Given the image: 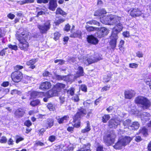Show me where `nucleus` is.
<instances>
[{"instance_id":"19","label":"nucleus","mask_w":151,"mask_h":151,"mask_svg":"<svg viewBox=\"0 0 151 151\" xmlns=\"http://www.w3.org/2000/svg\"><path fill=\"white\" fill-rule=\"evenodd\" d=\"M106 13V12L105 9H102L95 11L94 14L96 16L103 17Z\"/></svg>"},{"instance_id":"38","label":"nucleus","mask_w":151,"mask_h":151,"mask_svg":"<svg viewBox=\"0 0 151 151\" xmlns=\"http://www.w3.org/2000/svg\"><path fill=\"white\" fill-rule=\"evenodd\" d=\"M56 14H60L63 15L65 14V13L60 8H58L56 9Z\"/></svg>"},{"instance_id":"6","label":"nucleus","mask_w":151,"mask_h":151,"mask_svg":"<svg viewBox=\"0 0 151 151\" xmlns=\"http://www.w3.org/2000/svg\"><path fill=\"white\" fill-rule=\"evenodd\" d=\"M75 69H77L76 76L70 75L67 76V82H70V83L72 82L74 80L78 77L83 75V71L82 67L78 66V67L75 68Z\"/></svg>"},{"instance_id":"12","label":"nucleus","mask_w":151,"mask_h":151,"mask_svg":"<svg viewBox=\"0 0 151 151\" xmlns=\"http://www.w3.org/2000/svg\"><path fill=\"white\" fill-rule=\"evenodd\" d=\"M52 86L50 82L48 81L42 82L40 85L39 88L43 91H47L50 89Z\"/></svg>"},{"instance_id":"56","label":"nucleus","mask_w":151,"mask_h":151,"mask_svg":"<svg viewBox=\"0 0 151 151\" xmlns=\"http://www.w3.org/2000/svg\"><path fill=\"white\" fill-rule=\"evenodd\" d=\"M80 89L83 91L85 92L87 91V86L86 85H81L80 87Z\"/></svg>"},{"instance_id":"17","label":"nucleus","mask_w":151,"mask_h":151,"mask_svg":"<svg viewBox=\"0 0 151 151\" xmlns=\"http://www.w3.org/2000/svg\"><path fill=\"white\" fill-rule=\"evenodd\" d=\"M46 94L48 98H51L58 96V92L54 89L53 87L51 89L47 91Z\"/></svg>"},{"instance_id":"10","label":"nucleus","mask_w":151,"mask_h":151,"mask_svg":"<svg viewBox=\"0 0 151 151\" xmlns=\"http://www.w3.org/2000/svg\"><path fill=\"white\" fill-rule=\"evenodd\" d=\"M115 137L116 135L115 134L112 132L111 134L108 135L107 136L104 137V141L108 145H110L114 142Z\"/></svg>"},{"instance_id":"28","label":"nucleus","mask_w":151,"mask_h":151,"mask_svg":"<svg viewBox=\"0 0 151 151\" xmlns=\"http://www.w3.org/2000/svg\"><path fill=\"white\" fill-rule=\"evenodd\" d=\"M131 120L129 119H127L123 122V124L124 128H127L129 129V127L131 125Z\"/></svg>"},{"instance_id":"4","label":"nucleus","mask_w":151,"mask_h":151,"mask_svg":"<svg viewBox=\"0 0 151 151\" xmlns=\"http://www.w3.org/2000/svg\"><path fill=\"white\" fill-rule=\"evenodd\" d=\"M135 103L142 105L144 109H147L151 105L150 101L146 98L142 96H138L136 97L135 99Z\"/></svg>"},{"instance_id":"42","label":"nucleus","mask_w":151,"mask_h":151,"mask_svg":"<svg viewBox=\"0 0 151 151\" xmlns=\"http://www.w3.org/2000/svg\"><path fill=\"white\" fill-rule=\"evenodd\" d=\"M34 0H23L21 1L22 4H26L33 3L34 2Z\"/></svg>"},{"instance_id":"22","label":"nucleus","mask_w":151,"mask_h":151,"mask_svg":"<svg viewBox=\"0 0 151 151\" xmlns=\"http://www.w3.org/2000/svg\"><path fill=\"white\" fill-rule=\"evenodd\" d=\"M74 27V26L73 25L71 29V34L70 36L73 37H80L81 36V31L80 30H78L74 32H73V29Z\"/></svg>"},{"instance_id":"37","label":"nucleus","mask_w":151,"mask_h":151,"mask_svg":"<svg viewBox=\"0 0 151 151\" xmlns=\"http://www.w3.org/2000/svg\"><path fill=\"white\" fill-rule=\"evenodd\" d=\"M8 46L12 50H14L16 51L18 50L17 46L16 45H12L10 44L8 45Z\"/></svg>"},{"instance_id":"62","label":"nucleus","mask_w":151,"mask_h":151,"mask_svg":"<svg viewBox=\"0 0 151 151\" xmlns=\"http://www.w3.org/2000/svg\"><path fill=\"white\" fill-rule=\"evenodd\" d=\"M14 141L12 138H10L7 142L8 144L9 145H12L14 144Z\"/></svg>"},{"instance_id":"48","label":"nucleus","mask_w":151,"mask_h":151,"mask_svg":"<svg viewBox=\"0 0 151 151\" xmlns=\"http://www.w3.org/2000/svg\"><path fill=\"white\" fill-rule=\"evenodd\" d=\"M72 99L75 102L78 101L80 100L78 95L76 94L72 97Z\"/></svg>"},{"instance_id":"36","label":"nucleus","mask_w":151,"mask_h":151,"mask_svg":"<svg viewBox=\"0 0 151 151\" xmlns=\"http://www.w3.org/2000/svg\"><path fill=\"white\" fill-rule=\"evenodd\" d=\"M85 28L87 30L88 32L93 31L96 30V28L89 26L88 24L86 26Z\"/></svg>"},{"instance_id":"23","label":"nucleus","mask_w":151,"mask_h":151,"mask_svg":"<svg viewBox=\"0 0 151 151\" xmlns=\"http://www.w3.org/2000/svg\"><path fill=\"white\" fill-rule=\"evenodd\" d=\"M87 40L88 43L93 44H96L98 42V40L97 39L92 35L88 36L87 38Z\"/></svg>"},{"instance_id":"57","label":"nucleus","mask_w":151,"mask_h":151,"mask_svg":"<svg viewBox=\"0 0 151 151\" xmlns=\"http://www.w3.org/2000/svg\"><path fill=\"white\" fill-rule=\"evenodd\" d=\"M45 129L43 128H41L39 131V134L40 136H42L43 135L44 133L45 132Z\"/></svg>"},{"instance_id":"9","label":"nucleus","mask_w":151,"mask_h":151,"mask_svg":"<svg viewBox=\"0 0 151 151\" xmlns=\"http://www.w3.org/2000/svg\"><path fill=\"white\" fill-rule=\"evenodd\" d=\"M51 24L50 21L47 20L45 22L42 24H38L37 25V28L40 31V32L42 34H46L50 29Z\"/></svg>"},{"instance_id":"50","label":"nucleus","mask_w":151,"mask_h":151,"mask_svg":"<svg viewBox=\"0 0 151 151\" xmlns=\"http://www.w3.org/2000/svg\"><path fill=\"white\" fill-rule=\"evenodd\" d=\"M65 21V19H60L55 22L54 23L56 25H59L60 23L63 22Z\"/></svg>"},{"instance_id":"3","label":"nucleus","mask_w":151,"mask_h":151,"mask_svg":"<svg viewBox=\"0 0 151 151\" xmlns=\"http://www.w3.org/2000/svg\"><path fill=\"white\" fill-rule=\"evenodd\" d=\"M133 137L129 136H125L121 138H119L118 141L113 146L114 147L118 150L122 149L130 142Z\"/></svg>"},{"instance_id":"24","label":"nucleus","mask_w":151,"mask_h":151,"mask_svg":"<svg viewBox=\"0 0 151 151\" xmlns=\"http://www.w3.org/2000/svg\"><path fill=\"white\" fill-rule=\"evenodd\" d=\"M44 92H37L36 91H32L30 93V99H33L36 97H40V96L44 94Z\"/></svg>"},{"instance_id":"34","label":"nucleus","mask_w":151,"mask_h":151,"mask_svg":"<svg viewBox=\"0 0 151 151\" xmlns=\"http://www.w3.org/2000/svg\"><path fill=\"white\" fill-rule=\"evenodd\" d=\"M139 133L143 134L144 136H146L147 135V129L145 127H143L140 129Z\"/></svg>"},{"instance_id":"53","label":"nucleus","mask_w":151,"mask_h":151,"mask_svg":"<svg viewBox=\"0 0 151 151\" xmlns=\"http://www.w3.org/2000/svg\"><path fill=\"white\" fill-rule=\"evenodd\" d=\"M136 56L139 58H142L143 56V54L142 52L137 51L136 53Z\"/></svg>"},{"instance_id":"31","label":"nucleus","mask_w":151,"mask_h":151,"mask_svg":"<svg viewBox=\"0 0 151 151\" xmlns=\"http://www.w3.org/2000/svg\"><path fill=\"white\" fill-rule=\"evenodd\" d=\"M78 151H90V145L88 144L87 145H83Z\"/></svg>"},{"instance_id":"16","label":"nucleus","mask_w":151,"mask_h":151,"mask_svg":"<svg viewBox=\"0 0 151 151\" xmlns=\"http://www.w3.org/2000/svg\"><path fill=\"white\" fill-rule=\"evenodd\" d=\"M65 86V84L61 83H57L53 86V88L54 89L57 91L58 95L59 92L61 91L62 89H64Z\"/></svg>"},{"instance_id":"61","label":"nucleus","mask_w":151,"mask_h":151,"mask_svg":"<svg viewBox=\"0 0 151 151\" xmlns=\"http://www.w3.org/2000/svg\"><path fill=\"white\" fill-rule=\"evenodd\" d=\"M110 88V86H106L104 87L101 89V92H103L104 91H106L109 89Z\"/></svg>"},{"instance_id":"35","label":"nucleus","mask_w":151,"mask_h":151,"mask_svg":"<svg viewBox=\"0 0 151 151\" xmlns=\"http://www.w3.org/2000/svg\"><path fill=\"white\" fill-rule=\"evenodd\" d=\"M110 118L109 115L105 114L102 117V121L104 123H106Z\"/></svg>"},{"instance_id":"47","label":"nucleus","mask_w":151,"mask_h":151,"mask_svg":"<svg viewBox=\"0 0 151 151\" xmlns=\"http://www.w3.org/2000/svg\"><path fill=\"white\" fill-rule=\"evenodd\" d=\"M24 124L25 126H26L28 127H30L32 125V123L29 120H26L24 122Z\"/></svg>"},{"instance_id":"5","label":"nucleus","mask_w":151,"mask_h":151,"mask_svg":"<svg viewBox=\"0 0 151 151\" xmlns=\"http://www.w3.org/2000/svg\"><path fill=\"white\" fill-rule=\"evenodd\" d=\"M87 111L86 110L81 108L77 112L73 118V121L75 124L74 126L77 128L79 127L80 126V122L79 120L81 117L86 114Z\"/></svg>"},{"instance_id":"44","label":"nucleus","mask_w":151,"mask_h":151,"mask_svg":"<svg viewBox=\"0 0 151 151\" xmlns=\"http://www.w3.org/2000/svg\"><path fill=\"white\" fill-rule=\"evenodd\" d=\"M75 89L73 88H71L69 90H68L67 92L68 94H70L71 96H73L74 93Z\"/></svg>"},{"instance_id":"13","label":"nucleus","mask_w":151,"mask_h":151,"mask_svg":"<svg viewBox=\"0 0 151 151\" xmlns=\"http://www.w3.org/2000/svg\"><path fill=\"white\" fill-rule=\"evenodd\" d=\"M129 11L130 16L134 17L139 16L142 14L141 11L137 8L131 9Z\"/></svg>"},{"instance_id":"14","label":"nucleus","mask_w":151,"mask_h":151,"mask_svg":"<svg viewBox=\"0 0 151 151\" xmlns=\"http://www.w3.org/2000/svg\"><path fill=\"white\" fill-rule=\"evenodd\" d=\"M57 0H49L48 8L50 10L54 11L58 6Z\"/></svg>"},{"instance_id":"7","label":"nucleus","mask_w":151,"mask_h":151,"mask_svg":"<svg viewBox=\"0 0 151 151\" xmlns=\"http://www.w3.org/2000/svg\"><path fill=\"white\" fill-rule=\"evenodd\" d=\"M12 81L15 83H18L22 81L23 78L22 73L19 70H15L11 74Z\"/></svg>"},{"instance_id":"51","label":"nucleus","mask_w":151,"mask_h":151,"mask_svg":"<svg viewBox=\"0 0 151 151\" xmlns=\"http://www.w3.org/2000/svg\"><path fill=\"white\" fill-rule=\"evenodd\" d=\"M48 1L49 0H37V2L38 4L43 3L46 4L47 3Z\"/></svg>"},{"instance_id":"49","label":"nucleus","mask_w":151,"mask_h":151,"mask_svg":"<svg viewBox=\"0 0 151 151\" xmlns=\"http://www.w3.org/2000/svg\"><path fill=\"white\" fill-rule=\"evenodd\" d=\"M56 139V137L54 135H51L48 138V140L50 142H52L55 141Z\"/></svg>"},{"instance_id":"27","label":"nucleus","mask_w":151,"mask_h":151,"mask_svg":"<svg viewBox=\"0 0 151 151\" xmlns=\"http://www.w3.org/2000/svg\"><path fill=\"white\" fill-rule=\"evenodd\" d=\"M46 106L47 109L50 111H54L56 109V105L54 104H53L51 102L48 103Z\"/></svg>"},{"instance_id":"43","label":"nucleus","mask_w":151,"mask_h":151,"mask_svg":"<svg viewBox=\"0 0 151 151\" xmlns=\"http://www.w3.org/2000/svg\"><path fill=\"white\" fill-rule=\"evenodd\" d=\"M7 142V139L5 136H2L0 139V143L2 144L5 143Z\"/></svg>"},{"instance_id":"26","label":"nucleus","mask_w":151,"mask_h":151,"mask_svg":"<svg viewBox=\"0 0 151 151\" xmlns=\"http://www.w3.org/2000/svg\"><path fill=\"white\" fill-rule=\"evenodd\" d=\"M139 123L137 122H135L131 124V126L129 127V129L130 130H136L139 128Z\"/></svg>"},{"instance_id":"11","label":"nucleus","mask_w":151,"mask_h":151,"mask_svg":"<svg viewBox=\"0 0 151 151\" xmlns=\"http://www.w3.org/2000/svg\"><path fill=\"white\" fill-rule=\"evenodd\" d=\"M25 114V110L23 108H19L15 111L14 114L15 117L20 118L23 117Z\"/></svg>"},{"instance_id":"15","label":"nucleus","mask_w":151,"mask_h":151,"mask_svg":"<svg viewBox=\"0 0 151 151\" xmlns=\"http://www.w3.org/2000/svg\"><path fill=\"white\" fill-rule=\"evenodd\" d=\"M120 121L116 119H111L108 122V126L110 128H116L120 124Z\"/></svg>"},{"instance_id":"30","label":"nucleus","mask_w":151,"mask_h":151,"mask_svg":"<svg viewBox=\"0 0 151 151\" xmlns=\"http://www.w3.org/2000/svg\"><path fill=\"white\" fill-rule=\"evenodd\" d=\"M54 120L52 119H48L47 121V124L48 126L46 127L45 129H47L49 127L51 128L54 124Z\"/></svg>"},{"instance_id":"20","label":"nucleus","mask_w":151,"mask_h":151,"mask_svg":"<svg viewBox=\"0 0 151 151\" xmlns=\"http://www.w3.org/2000/svg\"><path fill=\"white\" fill-rule=\"evenodd\" d=\"M36 61V59H32L27 61L26 63V64L28 66H30L29 67V68L33 69L35 68V65L34 64Z\"/></svg>"},{"instance_id":"59","label":"nucleus","mask_w":151,"mask_h":151,"mask_svg":"<svg viewBox=\"0 0 151 151\" xmlns=\"http://www.w3.org/2000/svg\"><path fill=\"white\" fill-rule=\"evenodd\" d=\"M50 75H51L50 73L47 71H44L42 74V76L44 77H47Z\"/></svg>"},{"instance_id":"58","label":"nucleus","mask_w":151,"mask_h":151,"mask_svg":"<svg viewBox=\"0 0 151 151\" xmlns=\"http://www.w3.org/2000/svg\"><path fill=\"white\" fill-rule=\"evenodd\" d=\"M129 66L131 68H137L138 67V65L137 64L135 63H130L129 64Z\"/></svg>"},{"instance_id":"39","label":"nucleus","mask_w":151,"mask_h":151,"mask_svg":"<svg viewBox=\"0 0 151 151\" xmlns=\"http://www.w3.org/2000/svg\"><path fill=\"white\" fill-rule=\"evenodd\" d=\"M60 34L58 32H55L54 34V39L55 41L58 40L60 36Z\"/></svg>"},{"instance_id":"21","label":"nucleus","mask_w":151,"mask_h":151,"mask_svg":"<svg viewBox=\"0 0 151 151\" xmlns=\"http://www.w3.org/2000/svg\"><path fill=\"white\" fill-rule=\"evenodd\" d=\"M98 33L100 34L99 35L100 37H101L107 35L108 33V31L106 28L102 27L99 29Z\"/></svg>"},{"instance_id":"32","label":"nucleus","mask_w":151,"mask_h":151,"mask_svg":"<svg viewBox=\"0 0 151 151\" xmlns=\"http://www.w3.org/2000/svg\"><path fill=\"white\" fill-rule=\"evenodd\" d=\"M40 103V100L38 99H37L31 101L30 104L32 106L34 107L39 105Z\"/></svg>"},{"instance_id":"41","label":"nucleus","mask_w":151,"mask_h":151,"mask_svg":"<svg viewBox=\"0 0 151 151\" xmlns=\"http://www.w3.org/2000/svg\"><path fill=\"white\" fill-rule=\"evenodd\" d=\"M66 119V116H64L63 117L59 118L57 119L58 122L59 124L63 123L64 120Z\"/></svg>"},{"instance_id":"1","label":"nucleus","mask_w":151,"mask_h":151,"mask_svg":"<svg viewBox=\"0 0 151 151\" xmlns=\"http://www.w3.org/2000/svg\"><path fill=\"white\" fill-rule=\"evenodd\" d=\"M122 18V17L111 14L105 17V18H100V21L102 23L110 25L115 24L112 30L110 37L111 40L109 42L112 49L114 48L116 45V40L118 38L117 33L121 31L123 28L122 24L120 23Z\"/></svg>"},{"instance_id":"18","label":"nucleus","mask_w":151,"mask_h":151,"mask_svg":"<svg viewBox=\"0 0 151 151\" xmlns=\"http://www.w3.org/2000/svg\"><path fill=\"white\" fill-rule=\"evenodd\" d=\"M142 122L145 123L146 122L149 120L150 119V114L147 113H143L141 114L140 115Z\"/></svg>"},{"instance_id":"55","label":"nucleus","mask_w":151,"mask_h":151,"mask_svg":"<svg viewBox=\"0 0 151 151\" xmlns=\"http://www.w3.org/2000/svg\"><path fill=\"white\" fill-rule=\"evenodd\" d=\"M54 62L55 63H57L58 62L59 63L58 64L60 65H62L64 63V61L63 60L60 59H57L55 60Z\"/></svg>"},{"instance_id":"54","label":"nucleus","mask_w":151,"mask_h":151,"mask_svg":"<svg viewBox=\"0 0 151 151\" xmlns=\"http://www.w3.org/2000/svg\"><path fill=\"white\" fill-rule=\"evenodd\" d=\"M74 148V145L73 144H70L67 147L68 150L67 149V151H72L73 150Z\"/></svg>"},{"instance_id":"60","label":"nucleus","mask_w":151,"mask_h":151,"mask_svg":"<svg viewBox=\"0 0 151 151\" xmlns=\"http://www.w3.org/2000/svg\"><path fill=\"white\" fill-rule=\"evenodd\" d=\"M7 17L9 18L12 20L14 18L15 16L14 14L10 13L7 15Z\"/></svg>"},{"instance_id":"64","label":"nucleus","mask_w":151,"mask_h":151,"mask_svg":"<svg viewBox=\"0 0 151 151\" xmlns=\"http://www.w3.org/2000/svg\"><path fill=\"white\" fill-rule=\"evenodd\" d=\"M9 82L8 81H4L3 82L1 86L4 87H6L9 85Z\"/></svg>"},{"instance_id":"45","label":"nucleus","mask_w":151,"mask_h":151,"mask_svg":"<svg viewBox=\"0 0 151 151\" xmlns=\"http://www.w3.org/2000/svg\"><path fill=\"white\" fill-rule=\"evenodd\" d=\"M145 81L146 84L149 86L150 87L151 89V77L147 78L145 79Z\"/></svg>"},{"instance_id":"46","label":"nucleus","mask_w":151,"mask_h":151,"mask_svg":"<svg viewBox=\"0 0 151 151\" xmlns=\"http://www.w3.org/2000/svg\"><path fill=\"white\" fill-rule=\"evenodd\" d=\"M111 77L108 75H105L103 78V81L104 82H107L110 80Z\"/></svg>"},{"instance_id":"52","label":"nucleus","mask_w":151,"mask_h":151,"mask_svg":"<svg viewBox=\"0 0 151 151\" xmlns=\"http://www.w3.org/2000/svg\"><path fill=\"white\" fill-rule=\"evenodd\" d=\"M45 145V144L44 143L41 142L40 141H38L36 142L35 144V146H43Z\"/></svg>"},{"instance_id":"29","label":"nucleus","mask_w":151,"mask_h":151,"mask_svg":"<svg viewBox=\"0 0 151 151\" xmlns=\"http://www.w3.org/2000/svg\"><path fill=\"white\" fill-rule=\"evenodd\" d=\"M86 126L85 128L83 129L81 131V132L83 133H85L89 131L91 129L90 123L89 122H86Z\"/></svg>"},{"instance_id":"40","label":"nucleus","mask_w":151,"mask_h":151,"mask_svg":"<svg viewBox=\"0 0 151 151\" xmlns=\"http://www.w3.org/2000/svg\"><path fill=\"white\" fill-rule=\"evenodd\" d=\"M13 68L15 70H19L23 69L24 67L22 65H17L14 66Z\"/></svg>"},{"instance_id":"63","label":"nucleus","mask_w":151,"mask_h":151,"mask_svg":"<svg viewBox=\"0 0 151 151\" xmlns=\"http://www.w3.org/2000/svg\"><path fill=\"white\" fill-rule=\"evenodd\" d=\"M24 140L23 138L20 137L19 138H17L16 140V143L18 144L19 142L23 141Z\"/></svg>"},{"instance_id":"33","label":"nucleus","mask_w":151,"mask_h":151,"mask_svg":"<svg viewBox=\"0 0 151 151\" xmlns=\"http://www.w3.org/2000/svg\"><path fill=\"white\" fill-rule=\"evenodd\" d=\"M61 145H55L53 147L54 151H66L65 150L63 149Z\"/></svg>"},{"instance_id":"2","label":"nucleus","mask_w":151,"mask_h":151,"mask_svg":"<svg viewBox=\"0 0 151 151\" xmlns=\"http://www.w3.org/2000/svg\"><path fill=\"white\" fill-rule=\"evenodd\" d=\"M23 31L21 33L16 34L15 35L16 39L19 41L18 47L21 50L24 51L28 50L29 45L27 41L29 38V32Z\"/></svg>"},{"instance_id":"8","label":"nucleus","mask_w":151,"mask_h":151,"mask_svg":"<svg viewBox=\"0 0 151 151\" xmlns=\"http://www.w3.org/2000/svg\"><path fill=\"white\" fill-rule=\"evenodd\" d=\"M101 59V58L97 54L95 56H84L83 59V61L86 65L97 62Z\"/></svg>"},{"instance_id":"25","label":"nucleus","mask_w":151,"mask_h":151,"mask_svg":"<svg viewBox=\"0 0 151 151\" xmlns=\"http://www.w3.org/2000/svg\"><path fill=\"white\" fill-rule=\"evenodd\" d=\"M134 94V92L132 91H126L124 93L125 98L128 99H131Z\"/></svg>"}]
</instances>
